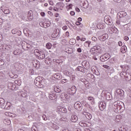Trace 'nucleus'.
I'll list each match as a JSON object with an SVG mask.
<instances>
[{
    "label": "nucleus",
    "instance_id": "20e7f679",
    "mask_svg": "<svg viewBox=\"0 0 131 131\" xmlns=\"http://www.w3.org/2000/svg\"><path fill=\"white\" fill-rule=\"evenodd\" d=\"M104 21L107 25H112V20H111V17L109 15H106L104 17Z\"/></svg>",
    "mask_w": 131,
    "mask_h": 131
},
{
    "label": "nucleus",
    "instance_id": "dca6fc26",
    "mask_svg": "<svg viewBox=\"0 0 131 131\" xmlns=\"http://www.w3.org/2000/svg\"><path fill=\"white\" fill-rule=\"evenodd\" d=\"M12 106V105L11 104V103L7 102L6 103V105H5L4 107L5 110H10L11 109V107Z\"/></svg>",
    "mask_w": 131,
    "mask_h": 131
},
{
    "label": "nucleus",
    "instance_id": "a18cd8bd",
    "mask_svg": "<svg viewBox=\"0 0 131 131\" xmlns=\"http://www.w3.org/2000/svg\"><path fill=\"white\" fill-rule=\"evenodd\" d=\"M67 8L68 9V10H70V9H72V4H70L68 6H67Z\"/></svg>",
    "mask_w": 131,
    "mask_h": 131
},
{
    "label": "nucleus",
    "instance_id": "7c9ffc66",
    "mask_svg": "<svg viewBox=\"0 0 131 131\" xmlns=\"http://www.w3.org/2000/svg\"><path fill=\"white\" fill-rule=\"evenodd\" d=\"M54 91L55 92V93H57L58 94H59V93H61V89H59V87L57 86L54 89Z\"/></svg>",
    "mask_w": 131,
    "mask_h": 131
},
{
    "label": "nucleus",
    "instance_id": "c85d7f7f",
    "mask_svg": "<svg viewBox=\"0 0 131 131\" xmlns=\"http://www.w3.org/2000/svg\"><path fill=\"white\" fill-rule=\"evenodd\" d=\"M70 45H75L76 43V39L74 38H72L69 41Z\"/></svg>",
    "mask_w": 131,
    "mask_h": 131
},
{
    "label": "nucleus",
    "instance_id": "39448f33",
    "mask_svg": "<svg viewBox=\"0 0 131 131\" xmlns=\"http://www.w3.org/2000/svg\"><path fill=\"white\" fill-rule=\"evenodd\" d=\"M100 110L103 111L106 108V102L105 101L100 102L98 103Z\"/></svg>",
    "mask_w": 131,
    "mask_h": 131
},
{
    "label": "nucleus",
    "instance_id": "6e6d98bb",
    "mask_svg": "<svg viewBox=\"0 0 131 131\" xmlns=\"http://www.w3.org/2000/svg\"><path fill=\"white\" fill-rule=\"evenodd\" d=\"M88 100L89 101H94V98L93 97H89Z\"/></svg>",
    "mask_w": 131,
    "mask_h": 131
},
{
    "label": "nucleus",
    "instance_id": "7ed1b4c3",
    "mask_svg": "<svg viewBox=\"0 0 131 131\" xmlns=\"http://www.w3.org/2000/svg\"><path fill=\"white\" fill-rule=\"evenodd\" d=\"M108 59H110V55L108 53H105L100 57V60L101 62H105V61H107Z\"/></svg>",
    "mask_w": 131,
    "mask_h": 131
},
{
    "label": "nucleus",
    "instance_id": "a878e982",
    "mask_svg": "<svg viewBox=\"0 0 131 131\" xmlns=\"http://www.w3.org/2000/svg\"><path fill=\"white\" fill-rule=\"evenodd\" d=\"M58 110L60 112H62V113H66L67 112V109L64 107H59Z\"/></svg>",
    "mask_w": 131,
    "mask_h": 131
},
{
    "label": "nucleus",
    "instance_id": "c9c22d12",
    "mask_svg": "<svg viewBox=\"0 0 131 131\" xmlns=\"http://www.w3.org/2000/svg\"><path fill=\"white\" fill-rule=\"evenodd\" d=\"M46 48H47V49H48L49 50H50V49H51L52 43H48L47 44H46Z\"/></svg>",
    "mask_w": 131,
    "mask_h": 131
},
{
    "label": "nucleus",
    "instance_id": "13d9d810",
    "mask_svg": "<svg viewBox=\"0 0 131 131\" xmlns=\"http://www.w3.org/2000/svg\"><path fill=\"white\" fill-rule=\"evenodd\" d=\"M92 39L93 41H97V37H92Z\"/></svg>",
    "mask_w": 131,
    "mask_h": 131
},
{
    "label": "nucleus",
    "instance_id": "052dcab7",
    "mask_svg": "<svg viewBox=\"0 0 131 131\" xmlns=\"http://www.w3.org/2000/svg\"><path fill=\"white\" fill-rule=\"evenodd\" d=\"M70 15H71V16H74V15H75V12L74 11H71Z\"/></svg>",
    "mask_w": 131,
    "mask_h": 131
},
{
    "label": "nucleus",
    "instance_id": "393cba45",
    "mask_svg": "<svg viewBox=\"0 0 131 131\" xmlns=\"http://www.w3.org/2000/svg\"><path fill=\"white\" fill-rule=\"evenodd\" d=\"M82 113V114H84V115H85L86 118H87V119H92V115H91V114H90L89 113Z\"/></svg>",
    "mask_w": 131,
    "mask_h": 131
},
{
    "label": "nucleus",
    "instance_id": "09e8293b",
    "mask_svg": "<svg viewBox=\"0 0 131 131\" xmlns=\"http://www.w3.org/2000/svg\"><path fill=\"white\" fill-rule=\"evenodd\" d=\"M36 53H37V54H38L37 55H39V53H40V51H39V50H38V49H35V50H34V53H35V54H36Z\"/></svg>",
    "mask_w": 131,
    "mask_h": 131
},
{
    "label": "nucleus",
    "instance_id": "1a4fd4ad",
    "mask_svg": "<svg viewBox=\"0 0 131 131\" xmlns=\"http://www.w3.org/2000/svg\"><path fill=\"white\" fill-rule=\"evenodd\" d=\"M108 31L111 33H118V30L116 28H110L108 29Z\"/></svg>",
    "mask_w": 131,
    "mask_h": 131
},
{
    "label": "nucleus",
    "instance_id": "bb28decb",
    "mask_svg": "<svg viewBox=\"0 0 131 131\" xmlns=\"http://www.w3.org/2000/svg\"><path fill=\"white\" fill-rule=\"evenodd\" d=\"M71 91L72 94H75V93H76V91H77V88H76V86H72L71 89Z\"/></svg>",
    "mask_w": 131,
    "mask_h": 131
},
{
    "label": "nucleus",
    "instance_id": "f8f14e48",
    "mask_svg": "<svg viewBox=\"0 0 131 131\" xmlns=\"http://www.w3.org/2000/svg\"><path fill=\"white\" fill-rule=\"evenodd\" d=\"M49 98L50 100H55L56 98V94L50 92L49 93Z\"/></svg>",
    "mask_w": 131,
    "mask_h": 131
},
{
    "label": "nucleus",
    "instance_id": "cd10ccee",
    "mask_svg": "<svg viewBox=\"0 0 131 131\" xmlns=\"http://www.w3.org/2000/svg\"><path fill=\"white\" fill-rule=\"evenodd\" d=\"M76 70L77 71H80V72H82L83 73H84V69H83L82 67H78Z\"/></svg>",
    "mask_w": 131,
    "mask_h": 131
},
{
    "label": "nucleus",
    "instance_id": "423d86ee",
    "mask_svg": "<svg viewBox=\"0 0 131 131\" xmlns=\"http://www.w3.org/2000/svg\"><path fill=\"white\" fill-rule=\"evenodd\" d=\"M82 66L84 67L85 69H90V62L86 60H84L82 62Z\"/></svg>",
    "mask_w": 131,
    "mask_h": 131
},
{
    "label": "nucleus",
    "instance_id": "bf43d9fd",
    "mask_svg": "<svg viewBox=\"0 0 131 131\" xmlns=\"http://www.w3.org/2000/svg\"><path fill=\"white\" fill-rule=\"evenodd\" d=\"M40 15L42 17H45V16H46V13L44 12H41Z\"/></svg>",
    "mask_w": 131,
    "mask_h": 131
},
{
    "label": "nucleus",
    "instance_id": "4d7b16f0",
    "mask_svg": "<svg viewBox=\"0 0 131 131\" xmlns=\"http://www.w3.org/2000/svg\"><path fill=\"white\" fill-rule=\"evenodd\" d=\"M49 26H50V25H48L47 23H45L43 28H47V27H49Z\"/></svg>",
    "mask_w": 131,
    "mask_h": 131
},
{
    "label": "nucleus",
    "instance_id": "aec40b11",
    "mask_svg": "<svg viewBox=\"0 0 131 131\" xmlns=\"http://www.w3.org/2000/svg\"><path fill=\"white\" fill-rule=\"evenodd\" d=\"M53 35H54L56 37L57 36H60V30L55 29L53 31Z\"/></svg>",
    "mask_w": 131,
    "mask_h": 131
},
{
    "label": "nucleus",
    "instance_id": "3c124183",
    "mask_svg": "<svg viewBox=\"0 0 131 131\" xmlns=\"http://www.w3.org/2000/svg\"><path fill=\"white\" fill-rule=\"evenodd\" d=\"M71 77H72V80L73 81H74V80H75V75H74V74H73Z\"/></svg>",
    "mask_w": 131,
    "mask_h": 131
},
{
    "label": "nucleus",
    "instance_id": "79ce46f5",
    "mask_svg": "<svg viewBox=\"0 0 131 131\" xmlns=\"http://www.w3.org/2000/svg\"><path fill=\"white\" fill-rule=\"evenodd\" d=\"M103 67H104V68H105V69L107 70L111 69V67L106 64L103 65Z\"/></svg>",
    "mask_w": 131,
    "mask_h": 131
},
{
    "label": "nucleus",
    "instance_id": "f704fd0d",
    "mask_svg": "<svg viewBox=\"0 0 131 131\" xmlns=\"http://www.w3.org/2000/svg\"><path fill=\"white\" fill-rule=\"evenodd\" d=\"M11 32L12 34H16L18 32V30H17L16 29H13L12 30Z\"/></svg>",
    "mask_w": 131,
    "mask_h": 131
},
{
    "label": "nucleus",
    "instance_id": "412c9836",
    "mask_svg": "<svg viewBox=\"0 0 131 131\" xmlns=\"http://www.w3.org/2000/svg\"><path fill=\"white\" fill-rule=\"evenodd\" d=\"M63 73L65 75H67V76H69V77H71L73 74L72 72H69L68 71H65Z\"/></svg>",
    "mask_w": 131,
    "mask_h": 131
},
{
    "label": "nucleus",
    "instance_id": "4468645a",
    "mask_svg": "<svg viewBox=\"0 0 131 131\" xmlns=\"http://www.w3.org/2000/svg\"><path fill=\"white\" fill-rule=\"evenodd\" d=\"M71 120L72 121V122H76V121L78 120V117L75 115H73L71 116Z\"/></svg>",
    "mask_w": 131,
    "mask_h": 131
},
{
    "label": "nucleus",
    "instance_id": "680f3d73",
    "mask_svg": "<svg viewBox=\"0 0 131 131\" xmlns=\"http://www.w3.org/2000/svg\"><path fill=\"white\" fill-rule=\"evenodd\" d=\"M77 51L78 53H81L82 52L81 48H78Z\"/></svg>",
    "mask_w": 131,
    "mask_h": 131
},
{
    "label": "nucleus",
    "instance_id": "473e14b6",
    "mask_svg": "<svg viewBox=\"0 0 131 131\" xmlns=\"http://www.w3.org/2000/svg\"><path fill=\"white\" fill-rule=\"evenodd\" d=\"M116 61V59L115 57H113L111 59L109 60L110 63H111L112 64L115 63Z\"/></svg>",
    "mask_w": 131,
    "mask_h": 131
},
{
    "label": "nucleus",
    "instance_id": "774afa93",
    "mask_svg": "<svg viewBox=\"0 0 131 131\" xmlns=\"http://www.w3.org/2000/svg\"><path fill=\"white\" fill-rule=\"evenodd\" d=\"M81 24V23L79 22V21H76V25H77L78 26L80 25Z\"/></svg>",
    "mask_w": 131,
    "mask_h": 131
},
{
    "label": "nucleus",
    "instance_id": "9d476101",
    "mask_svg": "<svg viewBox=\"0 0 131 131\" xmlns=\"http://www.w3.org/2000/svg\"><path fill=\"white\" fill-rule=\"evenodd\" d=\"M28 19L29 21H31L33 19V14L31 10H30L28 13Z\"/></svg>",
    "mask_w": 131,
    "mask_h": 131
},
{
    "label": "nucleus",
    "instance_id": "ddd939ff",
    "mask_svg": "<svg viewBox=\"0 0 131 131\" xmlns=\"http://www.w3.org/2000/svg\"><path fill=\"white\" fill-rule=\"evenodd\" d=\"M61 98L63 99V100H68V99H69V98H70V96L66 94L65 93H62L61 95Z\"/></svg>",
    "mask_w": 131,
    "mask_h": 131
},
{
    "label": "nucleus",
    "instance_id": "b1692460",
    "mask_svg": "<svg viewBox=\"0 0 131 131\" xmlns=\"http://www.w3.org/2000/svg\"><path fill=\"white\" fill-rule=\"evenodd\" d=\"M121 69H122V72H126L127 70H128V66H120Z\"/></svg>",
    "mask_w": 131,
    "mask_h": 131
},
{
    "label": "nucleus",
    "instance_id": "f257e3e1",
    "mask_svg": "<svg viewBox=\"0 0 131 131\" xmlns=\"http://www.w3.org/2000/svg\"><path fill=\"white\" fill-rule=\"evenodd\" d=\"M34 81L35 85L38 88H42L43 86V85L42 84V77H38L35 79Z\"/></svg>",
    "mask_w": 131,
    "mask_h": 131
},
{
    "label": "nucleus",
    "instance_id": "603ef678",
    "mask_svg": "<svg viewBox=\"0 0 131 131\" xmlns=\"http://www.w3.org/2000/svg\"><path fill=\"white\" fill-rule=\"evenodd\" d=\"M17 35H18L19 36L22 34V33L21 32V31L17 30V32L16 33Z\"/></svg>",
    "mask_w": 131,
    "mask_h": 131
},
{
    "label": "nucleus",
    "instance_id": "4be33fe9",
    "mask_svg": "<svg viewBox=\"0 0 131 131\" xmlns=\"http://www.w3.org/2000/svg\"><path fill=\"white\" fill-rule=\"evenodd\" d=\"M118 15H119L120 18H122V17H125V16H126V15H127V14L126 13V12H125L124 11H120L118 13Z\"/></svg>",
    "mask_w": 131,
    "mask_h": 131
},
{
    "label": "nucleus",
    "instance_id": "a211bd4d",
    "mask_svg": "<svg viewBox=\"0 0 131 131\" xmlns=\"http://www.w3.org/2000/svg\"><path fill=\"white\" fill-rule=\"evenodd\" d=\"M127 51V48L125 46H122L120 49V52L121 53H122V54H124L125 53H126Z\"/></svg>",
    "mask_w": 131,
    "mask_h": 131
},
{
    "label": "nucleus",
    "instance_id": "4c0bfd02",
    "mask_svg": "<svg viewBox=\"0 0 131 131\" xmlns=\"http://www.w3.org/2000/svg\"><path fill=\"white\" fill-rule=\"evenodd\" d=\"M79 124L81 126H84V127L86 126V123H85L84 122H80L79 123Z\"/></svg>",
    "mask_w": 131,
    "mask_h": 131
},
{
    "label": "nucleus",
    "instance_id": "a19ab883",
    "mask_svg": "<svg viewBox=\"0 0 131 131\" xmlns=\"http://www.w3.org/2000/svg\"><path fill=\"white\" fill-rule=\"evenodd\" d=\"M21 96L23 98H26V97H27V93L24 92L21 93Z\"/></svg>",
    "mask_w": 131,
    "mask_h": 131
},
{
    "label": "nucleus",
    "instance_id": "c756f323",
    "mask_svg": "<svg viewBox=\"0 0 131 131\" xmlns=\"http://www.w3.org/2000/svg\"><path fill=\"white\" fill-rule=\"evenodd\" d=\"M5 104L6 101H5V99H2L1 100H0V105L1 106L2 108H3V106H5Z\"/></svg>",
    "mask_w": 131,
    "mask_h": 131
},
{
    "label": "nucleus",
    "instance_id": "6ab92c4d",
    "mask_svg": "<svg viewBox=\"0 0 131 131\" xmlns=\"http://www.w3.org/2000/svg\"><path fill=\"white\" fill-rule=\"evenodd\" d=\"M64 51L68 54H72L73 53V49L72 48H67L65 49Z\"/></svg>",
    "mask_w": 131,
    "mask_h": 131
},
{
    "label": "nucleus",
    "instance_id": "f3484780",
    "mask_svg": "<svg viewBox=\"0 0 131 131\" xmlns=\"http://www.w3.org/2000/svg\"><path fill=\"white\" fill-rule=\"evenodd\" d=\"M82 7L84 9H88L89 8V2H88V1L85 0L82 3Z\"/></svg>",
    "mask_w": 131,
    "mask_h": 131
},
{
    "label": "nucleus",
    "instance_id": "72a5a7b5",
    "mask_svg": "<svg viewBox=\"0 0 131 131\" xmlns=\"http://www.w3.org/2000/svg\"><path fill=\"white\" fill-rule=\"evenodd\" d=\"M14 55H15V56H19L20 54H21V52H19L18 50H15L13 52Z\"/></svg>",
    "mask_w": 131,
    "mask_h": 131
},
{
    "label": "nucleus",
    "instance_id": "de8ad7c7",
    "mask_svg": "<svg viewBox=\"0 0 131 131\" xmlns=\"http://www.w3.org/2000/svg\"><path fill=\"white\" fill-rule=\"evenodd\" d=\"M42 118L43 120H48V118L47 117V116H46V115H43L42 116Z\"/></svg>",
    "mask_w": 131,
    "mask_h": 131
},
{
    "label": "nucleus",
    "instance_id": "e433bc0d",
    "mask_svg": "<svg viewBox=\"0 0 131 131\" xmlns=\"http://www.w3.org/2000/svg\"><path fill=\"white\" fill-rule=\"evenodd\" d=\"M5 50H9L10 49H12V46L11 45H5Z\"/></svg>",
    "mask_w": 131,
    "mask_h": 131
},
{
    "label": "nucleus",
    "instance_id": "37998d69",
    "mask_svg": "<svg viewBox=\"0 0 131 131\" xmlns=\"http://www.w3.org/2000/svg\"><path fill=\"white\" fill-rule=\"evenodd\" d=\"M5 64V61L0 58V66H3Z\"/></svg>",
    "mask_w": 131,
    "mask_h": 131
},
{
    "label": "nucleus",
    "instance_id": "2eb2a0df",
    "mask_svg": "<svg viewBox=\"0 0 131 131\" xmlns=\"http://www.w3.org/2000/svg\"><path fill=\"white\" fill-rule=\"evenodd\" d=\"M116 93L117 95H119V96H120V97H122L124 94L123 90L121 89L117 90Z\"/></svg>",
    "mask_w": 131,
    "mask_h": 131
},
{
    "label": "nucleus",
    "instance_id": "c03bdc74",
    "mask_svg": "<svg viewBox=\"0 0 131 131\" xmlns=\"http://www.w3.org/2000/svg\"><path fill=\"white\" fill-rule=\"evenodd\" d=\"M35 67H39V61H37V60H36L35 62V66H34Z\"/></svg>",
    "mask_w": 131,
    "mask_h": 131
},
{
    "label": "nucleus",
    "instance_id": "49530a36",
    "mask_svg": "<svg viewBox=\"0 0 131 131\" xmlns=\"http://www.w3.org/2000/svg\"><path fill=\"white\" fill-rule=\"evenodd\" d=\"M94 50H100V46H95L93 49H92V51Z\"/></svg>",
    "mask_w": 131,
    "mask_h": 131
},
{
    "label": "nucleus",
    "instance_id": "864d4df0",
    "mask_svg": "<svg viewBox=\"0 0 131 131\" xmlns=\"http://www.w3.org/2000/svg\"><path fill=\"white\" fill-rule=\"evenodd\" d=\"M45 23L43 22H41L39 23V25L40 26H41V27H43L45 26Z\"/></svg>",
    "mask_w": 131,
    "mask_h": 131
},
{
    "label": "nucleus",
    "instance_id": "58836bf2",
    "mask_svg": "<svg viewBox=\"0 0 131 131\" xmlns=\"http://www.w3.org/2000/svg\"><path fill=\"white\" fill-rule=\"evenodd\" d=\"M84 46H85L86 47H90V45H91V41H87L84 43Z\"/></svg>",
    "mask_w": 131,
    "mask_h": 131
},
{
    "label": "nucleus",
    "instance_id": "0eeeda50",
    "mask_svg": "<svg viewBox=\"0 0 131 131\" xmlns=\"http://www.w3.org/2000/svg\"><path fill=\"white\" fill-rule=\"evenodd\" d=\"M53 77L54 78V79H57V80H60L62 79V75L61 74L58 73L56 74H54L53 75Z\"/></svg>",
    "mask_w": 131,
    "mask_h": 131
},
{
    "label": "nucleus",
    "instance_id": "338daca9",
    "mask_svg": "<svg viewBox=\"0 0 131 131\" xmlns=\"http://www.w3.org/2000/svg\"><path fill=\"white\" fill-rule=\"evenodd\" d=\"M124 40H128V39H129V38H128V37L127 36H125L124 38Z\"/></svg>",
    "mask_w": 131,
    "mask_h": 131
},
{
    "label": "nucleus",
    "instance_id": "5fc2aeb1",
    "mask_svg": "<svg viewBox=\"0 0 131 131\" xmlns=\"http://www.w3.org/2000/svg\"><path fill=\"white\" fill-rule=\"evenodd\" d=\"M119 131H126V130L124 128L120 127L119 128Z\"/></svg>",
    "mask_w": 131,
    "mask_h": 131
},
{
    "label": "nucleus",
    "instance_id": "8fccbe9b",
    "mask_svg": "<svg viewBox=\"0 0 131 131\" xmlns=\"http://www.w3.org/2000/svg\"><path fill=\"white\" fill-rule=\"evenodd\" d=\"M4 14H10V10L9 9H6L4 11Z\"/></svg>",
    "mask_w": 131,
    "mask_h": 131
},
{
    "label": "nucleus",
    "instance_id": "f03ea898",
    "mask_svg": "<svg viewBox=\"0 0 131 131\" xmlns=\"http://www.w3.org/2000/svg\"><path fill=\"white\" fill-rule=\"evenodd\" d=\"M74 107L78 111H81L82 110V104L80 102H76L74 104Z\"/></svg>",
    "mask_w": 131,
    "mask_h": 131
},
{
    "label": "nucleus",
    "instance_id": "6e6552de",
    "mask_svg": "<svg viewBox=\"0 0 131 131\" xmlns=\"http://www.w3.org/2000/svg\"><path fill=\"white\" fill-rule=\"evenodd\" d=\"M108 38V34L105 33L102 36L99 37V39L101 41H105L106 39Z\"/></svg>",
    "mask_w": 131,
    "mask_h": 131
},
{
    "label": "nucleus",
    "instance_id": "e2e57ef3",
    "mask_svg": "<svg viewBox=\"0 0 131 131\" xmlns=\"http://www.w3.org/2000/svg\"><path fill=\"white\" fill-rule=\"evenodd\" d=\"M32 131H37V128H36V127H35V128H34V127H33L32 128Z\"/></svg>",
    "mask_w": 131,
    "mask_h": 131
},
{
    "label": "nucleus",
    "instance_id": "2f4dec72",
    "mask_svg": "<svg viewBox=\"0 0 131 131\" xmlns=\"http://www.w3.org/2000/svg\"><path fill=\"white\" fill-rule=\"evenodd\" d=\"M4 123L5 124H6V125H10V124H11V121L8 119H5L4 121Z\"/></svg>",
    "mask_w": 131,
    "mask_h": 131
},
{
    "label": "nucleus",
    "instance_id": "5701e85b",
    "mask_svg": "<svg viewBox=\"0 0 131 131\" xmlns=\"http://www.w3.org/2000/svg\"><path fill=\"white\" fill-rule=\"evenodd\" d=\"M15 88H16V85L15 84H13L12 83H9L8 84V89L14 91V90H15Z\"/></svg>",
    "mask_w": 131,
    "mask_h": 131
},
{
    "label": "nucleus",
    "instance_id": "ea45409f",
    "mask_svg": "<svg viewBox=\"0 0 131 131\" xmlns=\"http://www.w3.org/2000/svg\"><path fill=\"white\" fill-rule=\"evenodd\" d=\"M66 82H68V80L67 79H64L61 80V83H66Z\"/></svg>",
    "mask_w": 131,
    "mask_h": 131
},
{
    "label": "nucleus",
    "instance_id": "9b49d317",
    "mask_svg": "<svg viewBox=\"0 0 131 131\" xmlns=\"http://www.w3.org/2000/svg\"><path fill=\"white\" fill-rule=\"evenodd\" d=\"M37 56H38V58L41 59V60L45 59L46 58V54L44 52H40L39 54H36Z\"/></svg>",
    "mask_w": 131,
    "mask_h": 131
},
{
    "label": "nucleus",
    "instance_id": "0e129e2a",
    "mask_svg": "<svg viewBox=\"0 0 131 131\" xmlns=\"http://www.w3.org/2000/svg\"><path fill=\"white\" fill-rule=\"evenodd\" d=\"M106 98L107 99V100H111V97H110L109 95H106Z\"/></svg>",
    "mask_w": 131,
    "mask_h": 131
},
{
    "label": "nucleus",
    "instance_id": "69168bd1",
    "mask_svg": "<svg viewBox=\"0 0 131 131\" xmlns=\"http://www.w3.org/2000/svg\"><path fill=\"white\" fill-rule=\"evenodd\" d=\"M17 77H18V75L17 74H15L12 77V78H17Z\"/></svg>",
    "mask_w": 131,
    "mask_h": 131
}]
</instances>
